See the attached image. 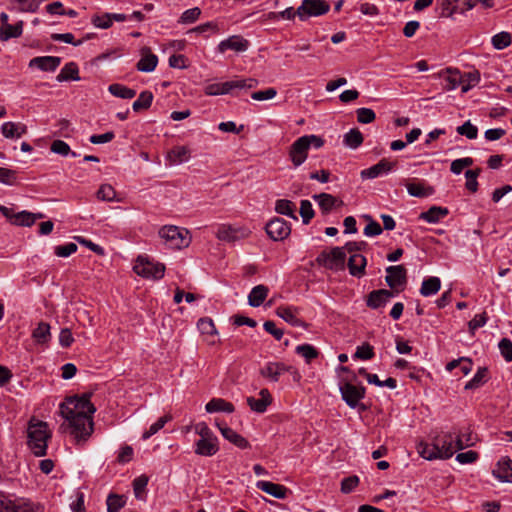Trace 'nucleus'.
Returning <instances> with one entry per match:
<instances>
[{"label": "nucleus", "instance_id": "1", "mask_svg": "<svg viewBox=\"0 0 512 512\" xmlns=\"http://www.w3.org/2000/svg\"><path fill=\"white\" fill-rule=\"evenodd\" d=\"M91 394L67 398L60 404V414L65 419L60 428L69 430L77 444L85 443L94 431L93 414L95 406L90 401Z\"/></svg>", "mask_w": 512, "mask_h": 512}, {"label": "nucleus", "instance_id": "2", "mask_svg": "<svg viewBox=\"0 0 512 512\" xmlns=\"http://www.w3.org/2000/svg\"><path fill=\"white\" fill-rule=\"evenodd\" d=\"M28 446L37 457L45 456L47 453V441L51 438L48 424L41 420L32 418L27 429Z\"/></svg>", "mask_w": 512, "mask_h": 512}, {"label": "nucleus", "instance_id": "3", "mask_svg": "<svg viewBox=\"0 0 512 512\" xmlns=\"http://www.w3.org/2000/svg\"><path fill=\"white\" fill-rule=\"evenodd\" d=\"M159 236L170 249H182L189 246L191 237L189 231L174 225L163 226Z\"/></svg>", "mask_w": 512, "mask_h": 512}, {"label": "nucleus", "instance_id": "4", "mask_svg": "<svg viewBox=\"0 0 512 512\" xmlns=\"http://www.w3.org/2000/svg\"><path fill=\"white\" fill-rule=\"evenodd\" d=\"M133 270L143 278L159 280L164 276L165 265L160 262H154L146 256H138Z\"/></svg>", "mask_w": 512, "mask_h": 512}, {"label": "nucleus", "instance_id": "5", "mask_svg": "<svg viewBox=\"0 0 512 512\" xmlns=\"http://www.w3.org/2000/svg\"><path fill=\"white\" fill-rule=\"evenodd\" d=\"M346 252L344 248L334 247L331 251H322L316 258V262L327 269H344Z\"/></svg>", "mask_w": 512, "mask_h": 512}, {"label": "nucleus", "instance_id": "6", "mask_svg": "<svg viewBox=\"0 0 512 512\" xmlns=\"http://www.w3.org/2000/svg\"><path fill=\"white\" fill-rule=\"evenodd\" d=\"M330 4L325 0H303L297 8V16L305 21L310 17H318L328 13Z\"/></svg>", "mask_w": 512, "mask_h": 512}, {"label": "nucleus", "instance_id": "7", "mask_svg": "<svg viewBox=\"0 0 512 512\" xmlns=\"http://www.w3.org/2000/svg\"><path fill=\"white\" fill-rule=\"evenodd\" d=\"M340 392L342 399L351 408H356L365 397V388L363 386H356L350 382H346L340 385Z\"/></svg>", "mask_w": 512, "mask_h": 512}, {"label": "nucleus", "instance_id": "8", "mask_svg": "<svg viewBox=\"0 0 512 512\" xmlns=\"http://www.w3.org/2000/svg\"><path fill=\"white\" fill-rule=\"evenodd\" d=\"M265 230L267 235L274 241H282L291 233L290 225L282 218L276 217L270 220Z\"/></svg>", "mask_w": 512, "mask_h": 512}, {"label": "nucleus", "instance_id": "9", "mask_svg": "<svg viewBox=\"0 0 512 512\" xmlns=\"http://www.w3.org/2000/svg\"><path fill=\"white\" fill-rule=\"evenodd\" d=\"M0 512H36V507L24 499L11 500L8 496L0 494Z\"/></svg>", "mask_w": 512, "mask_h": 512}, {"label": "nucleus", "instance_id": "10", "mask_svg": "<svg viewBox=\"0 0 512 512\" xmlns=\"http://www.w3.org/2000/svg\"><path fill=\"white\" fill-rule=\"evenodd\" d=\"M433 441L436 447V451H438L439 459H449L454 455V433H442L437 435Z\"/></svg>", "mask_w": 512, "mask_h": 512}, {"label": "nucleus", "instance_id": "11", "mask_svg": "<svg viewBox=\"0 0 512 512\" xmlns=\"http://www.w3.org/2000/svg\"><path fill=\"white\" fill-rule=\"evenodd\" d=\"M385 277L388 286L395 290L396 293L402 291L406 284V269L403 265L389 266L386 269Z\"/></svg>", "mask_w": 512, "mask_h": 512}, {"label": "nucleus", "instance_id": "12", "mask_svg": "<svg viewBox=\"0 0 512 512\" xmlns=\"http://www.w3.org/2000/svg\"><path fill=\"white\" fill-rule=\"evenodd\" d=\"M249 47V41L239 35H233L229 38L221 41L217 50L219 53H225L227 50H233L235 52H243Z\"/></svg>", "mask_w": 512, "mask_h": 512}, {"label": "nucleus", "instance_id": "13", "mask_svg": "<svg viewBox=\"0 0 512 512\" xmlns=\"http://www.w3.org/2000/svg\"><path fill=\"white\" fill-rule=\"evenodd\" d=\"M218 449L216 436L200 437L195 443V453L201 456H213Z\"/></svg>", "mask_w": 512, "mask_h": 512}, {"label": "nucleus", "instance_id": "14", "mask_svg": "<svg viewBox=\"0 0 512 512\" xmlns=\"http://www.w3.org/2000/svg\"><path fill=\"white\" fill-rule=\"evenodd\" d=\"M308 147L303 136L298 138L290 147L289 156L294 166H300L308 156Z\"/></svg>", "mask_w": 512, "mask_h": 512}, {"label": "nucleus", "instance_id": "15", "mask_svg": "<svg viewBox=\"0 0 512 512\" xmlns=\"http://www.w3.org/2000/svg\"><path fill=\"white\" fill-rule=\"evenodd\" d=\"M291 370V365L283 362H269L261 369V375L271 381L277 382L286 371Z\"/></svg>", "mask_w": 512, "mask_h": 512}, {"label": "nucleus", "instance_id": "16", "mask_svg": "<svg viewBox=\"0 0 512 512\" xmlns=\"http://www.w3.org/2000/svg\"><path fill=\"white\" fill-rule=\"evenodd\" d=\"M392 297H394V292L391 290H374L369 293L366 304L372 309H378L384 306Z\"/></svg>", "mask_w": 512, "mask_h": 512}, {"label": "nucleus", "instance_id": "17", "mask_svg": "<svg viewBox=\"0 0 512 512\" xmlns=\"http://www.w3.org/2000/svg\"><path fill=\"white\" fill-rule=\"evenodd\" d=\"M299 308L293 306H280L276 310V314L294 327H305L306 324L297 315Z\"/></svg>", "mask_w": 512, "mask_h": 512}, {"label": "nucleus", "instance_id": "18", "mask_svg": "<svg viewBox=\"0 0 512 512\" xmlns=\"http://www.w3.org/2000/svg\"><path fill=\"white\" fill-rule=\"evenodd\" d=\"M158 64L157 55L153 54L148 47L141 50V58L136 64V68L140 72H152Z\"/></svg>", "mask_w": 512, "mask_h": 512}, {"label": "nucleus", "instance_id": "19", "mask_svg": "<svg viewBox=\"0 0 512 512\" xmlns=\"http://www.w3.org/2000/svg\"><path fill=\"white\" fill-rule=\"evenodd\" d=\"M394 166V163L383 158L372 167L362 170L361 177L366 179H374L382 174L390 172Z\"/></svg>", "mask_w": 512, "mask_h": 512}, {"label": "nucleus", "instance_id": "20", "mask_svg": "<svg viewBox=\"0 0 512 512\" xmlns=\"http://www.w3.org/2000/svg\"><path fill=\"white\" fill-rule=\"evenodd\" d=\"M61 63V58L57 56H41L30 60V67H37L42 71H55Z\"/></svg>", "mask_w": 512, "mask_h": 512}, {"label": "nucleus", "instance_id": "21", "mask_svg": "<svg viewBox=\"0 0 512 512\" xmlns=\"http://www.w3.org/2000/svg\"><path fill=\"white\" fill-rule=\"evenodd\" d=\"M1 132L5 138L18 139L27 133V126L21 122L8 121L2 124Z\"/></svg>", "mask_w": 512, "mask_h": 512}, {"label": "nucleus", "instance_id": "22", "mask_svg": "<svg viewBox=\"0 0 512 512\" xmlns=\"http://www.w3.org/2000/svg\"><path fill=\"white\" fill-rule=\"evenodd\" d=\"M247 235L246 230L234 228L230 225L219 226L216 236L221 241L232 242Z\"/></svg>", "mask_w": 512, "mask_h": 512}, {"label": "nucleus", "instance_id": "23", "mask_svg": "<svg viewBox=\"0 0 512 512\" xmlns=\"http://www.w3.org/2000/svg\"><path fill=\"white\" fill-rule=\"evenodd\" d=\"M258 489H261L265 493L273 496L277 499H284L289 492L288 488L284 485L273 483L270 481H258Z\"/></svg>", "mask_w": 512, "mask_h": 512}, {"label": "nucleus", "instance_id": "24", "mask_svg": "<svg viewBox=\"0 0 512 512\" xmlns=\"http://www.w3.org/2000/svg\"><path fill=\"white\" fill-rule=\"evenodd\" d=\"M493 475L502 482H512V460L508 457L502 458L493 470Z\"/></svg>", "mask_w": 512, "mask_h": 512}, {"label": "nucleus", "instance_id": "25", "mask_svg": "<svg viewBox=\"0 0 512 512\" xmlns=\"http://www.w3.org/2000/svg\"><path fill=\"white\" fill-rule=\"evenodd\" d=\"M241 81H229L224 83L209 84L205 88L207 95L216 96L229 93L233 88L242 87Z\"/></svg>", "mask_w": 512, "mask_h": 512}, {"label": "nucleus", "instance_id": "26", "mask_svg": "<svg viewBox=\"0 0 512 512\" xmlns=\"http://www.w3.org/2000/svg\"><path fill=\"white\" fill-rule=\"evenodd\" d=\"M366 258L361 254H352L348 260L349 273L357 278L365 275Z\"/></svg>", "mask_w": 512, "mask_h": 512}, {"label": "nucleus", "instance_id": "27", "mask_svg": "<svg viewBox=\"0 0 512 512\" xmlns=\"http://www.w3.org/2000/svg\"><path fill=\"white\" fill-rule=\"evenodd\" d=\"M205 410L208 413H233L235 411V407L231 402L226 401L222 398H212L206 405Z\"/></svg>", "mask_w": 512, "mask_h": 512}, {"label": "nucleus", "instance_id": "28", "mask_svg": "<svg viewBox=\"0 0 512 512\" xmlns=\"http://www.w3.org/2000/svg\"><path fill=\"white\" fill-rule=\"evenodd\" d=\"M313 199L317 201L323 214H328L337 203L339 206L343 204L342 201H338L333 195L327 193L316 194Z\"/></svg>", "mask_w": 512, "mask_h": 512}, {"label": "nucleus", "instance_id": "29", "mask_svg": "<svg viewBox=\"0 0 512 512\" xmlns=\"http://www.w3.org/2000/svg\"><path fill=\"white\" fill-rule=\"evenodd\" d=\"M448 213L449 211L445 207L432 206L429 210L422 212L419 218L428 223H437L442 218L446 217Z\"/></svg>", "mask_w": 512, "mask_h": 512}, {"label": "nucleus", "instance_id": "30", "mask_svg": "<svg viewBox=\"0 0 512 512\" xmlns=\"http://www.w3.org/2000/svg\"><path fill=\"white\" fill-rule=\"evenodd\" d=\"M56 79L58 82L80 80L77 64L75 62L66 63L61 69L60 73L57 75Z\"/></svg>", "mask_w": 512, "mask_h": 512}, {"label": "nucleus", "instance_id": "31", "mask_svg": "<svg viewBox=\"0 0 512 512\" xmlns=\"http://www.w3.org/2000/svg\"><path fill=\"white\" fill-rule=\"evenodd\" d=\"M23 31V21H19L16 24L1 25L0 27V39L1 41H8L11 38H17L21 36Z\"/></svg>", "mask_w": 512, "mask_h": 512}, {"label": "nucleus", "instance_id": "32", "mask_svg": "<svg viewBox=\"0 0 512 512\" xmlns=\"http://www.w3.org/2000/svg\"><path fill=\"white\" fill-rule=\"evenodd\" d=\"M217 426L219 427V430L225 439H227L228 441H230L239 448H245L247 446L246 439L239 435L232 428L227 426H221L219 423H217Z\"/></svg>", "mask_w": 512, "mask_h": 512}, {"label": "nucleus", "instance_id": "33", "mask_svg": "<svg viewBox=\"0 0 512 512\" xmlns=\"http://www.w3.org/2000/svg\"><path fill=\"white\" fill-rule=\"evenodd\" d=\"M190 158V150L185 146H176L167 154L170 164H179L188 161Z\"/></svg>", "mask_w": 512, "mask_h": 512}, {"label": "nucleus", "instance_id": "34", "mask_svg": "<svg viewBox=\"0 0 512 512\" xmlns=\"http://www.w3.org/2000/svg\"><path fill=\"white\" fill-rule=\"evenodd\" d=\"M408 193L414 197H428L434 193V189L421 182H409L406 184Z\"/></svg>", "mask_w": 512, "mask_h": 512}, {"label": "nucleus", "instance_id": "35", "mask_svg": "<svg viewBox=\"0 0 512 512\" xmlns=\"http://www.w3.org/2000/svg\"><path fill=\"white\" fill-rule=\"evenodd\" d=\"M441 287V281L438 277H429L424 279L422 282L420 293L421 295L428 297L436 294Z\"/></svg>", "mask_w": 512, "mask_h": 512}, {"label": "nucleus", "instance_id": "36", "mask_svg": "<svg viewBox=\"0 0 512 512\" xmlns=\"http://www.w3.org/2000/svg\"><path fill=\"white\" fill-rule=\"evenodd\" d=\"M33 339L39 344H45L50 340V325L46 322H40L33 330Z\"/></svg>", "mask_w": 512, "mask_h": 512}, {"label": "nucleus", "instance_id": "37", "mask_svg": "<svg viewBox=\"0 0 512 512\" xmlns=\"http://www.w3.org/2000/svg\"><path fill=\"white\" fill-rule=\"evenodd\" d=\"M108 91L115 97L122 99H132L136 95V91L125 85L114 83L109 85Z\"/></svg>", "mask_w": 512, "mask_h": 512}, {"label": "nucleus", "instance_id": "38", "mask_svg": "<svg viewBox=\"0 0 512 512\" xmlns=\"http://www.w3.org/2000/svg\"><path fill=\"white\" fill-rule=\"evenodd\" d=\"M295 209V204L290 200L280 199L276 201L275 210L277 213L289 216L292 219L297 220Z\"/></svg>", "mask_w": 512, "mask_h": 512}, {"label": "nucleus", "instance_id": "39", "mask_svg": "<svg viewBox=\"0 0 512 512\" xmlns=\"http://www.w3.org/2000/svg\"><path fill=\"white\" fill-rule=\"evenodd\" d=\"M417 451L419 455L426 460L431 461L434 459H439L438 451H436L434 441L431 444L420 442L417 446Z\"/></svg>", "mask_w": 512, "mask_h": 512}, {"label": "nucleus", "instance_id": "40", "mask_svg": "<svg viewBox=\"0 0 512 512\" xmlns=\"http://www.w3.org/2000/svg\"><path fill=\"white\" fill-rule=\"evenodd\" d=\"M51 152L58 154L60 156L66 157L70 155L71 157H78L79 154L71 151L70 146L63 140H54L50 146Z\"/></svg>", "mask_w": 512, "mask_h": 512}, {"label": "nucleus", "instance_id": "41", "mask_svg": "<svg viewBox=\"0 0 512 512\" xmlns=\"http://www.w3.org/2000/svg\"><path fill=\"white\" fill-rule=\"evenodd\" d=\"M172 420V416L170 414H166L162 417H160L155 423H153L148 430H146L142 434V439L147 440L151 436L155 435L157 432H159L167 422Z\"/></svg>", "mask_w": 512, "mask_h": 512}, {"label": "nucleus", "instance_id": "42", "mask_svg": "<svg viewBox=\"0 0 512 512\" xmlns=\"http://www.w3.org/2000/svg\"><path fill=\"white\" fill-rule=\"evenodd\" d=\"M153 101V94L150 91H143L139 94V97L134 101L132 108L135 112H139L144 109H148Z\"/></svg>", "mask_w": 512, "mask_h": 512}, {"label": "nucleus", "instance_id": "43", "mask_svg": "<svg viewBox=\"0 0 512 512\" xmlns=\"http://www.w3.org/2000/svg\"><path fill=\"white\" fill-rule=\"evenodd\" d=\"M487 373L488 370L485 367H481L478 369L474 377L468 381L465 385L466 390L476 389L482 386L487 381Z\"/></svg>", "mask_w": 512, "mask_h": 512}, {"label": "nucleus", "instance_id": "44", "mask_svg": "<svg viewBox=\"0 0 512 512\" xmlns=\"http://www.w3.org/2000/svg\"><path fill=\"white\" fill-rule=\"evenodd\" d=\"M363 143V135L358 129H351L344 135V144L350 148H357Z\"/></svg>", "mask_w": 512, "mask_h": 512}, {"label": "nucleus", "instance_id": "45", "mask_svg": "<svg viewBox=\"0 0 512 512\" xmlns=\"http://www.w3.org/2000/svg\"><path fill=\"white\" fill-rule=\"evenodd\" d=\"M296 353L302 356L307 363H310L313 359L319 355L318 350L310 344H302L296 347Z\"/></svg>", "mask_w": 512, "mask_h": 512}, {"label": "nucleus", "instance_id": "46", "mask_svg": "<svg viewBox=\"0 0 512 512\" xmlns=\"http://www.w3.org/2000/svg\"><path fill=\"white\" fill-rule=\"evenodd\" d=\"M511 40V34L503 31L494 35L491 39V42L495 49L502 50L510 46Z\"/></svg>", "mask_w": 512, "mask_h": 512}, {"label": "nucleus", "instance_id": "47", "mask_svg": "<svg viewBox=\"0 0 512 512\" xmlns=\"http://www.w3.org/2000/svg\"><path fill=\"white\" fill-rule=\"evenodd\" d=\"M36 221V215L28 211H21L14 215L12 223L19 226H31Z\"/></svg>", "mask_w": 512, "mask_h": 512}, {"label": "nucleus", "instance_id": "48", "mask_svg": "<svg viewBox=\"0 0 512 512\" xmlns=\"http://www.w3.org/2000/svg\"><path fill=\"white\" fill-rule=\"evenodd\" d=\"M106 504L108 512H119L120 509L124 506L125 500L123 499V496L110 494L107 497Z\"/></svg>", "mask_w": 512, "mask_h": 512}, {"label": "nucleus", "instance_id": "49", "mask_svg": "<svg viewBox=\"0 0 512 512\" xmlns=\"http://www.w3.org/2000/svg\"><path fill=\"white\" fill-rule=\"evenodd\" d=\"M201 15V10L198 7L188 9L182 13L178 22L181 24H192L196 22Z\"/></svg>", "mask_w": 512, "mask_h": 512}, {"label": "nucleus", "instance_id": "50", "mask_svg": "<svg viewBox=\"0 0 512 512\" xmlns=\"http://www.w3.org/2000/svg\"><path fill=\"white\" fill-rule=\"evenodd\" d=\"M456 131L459 135L466 136L468 139H476L478 135V128L469 120L458 126Z\"/></svg>", "mask_w": 512, "mask_h": 512}, {"label": "nucleus", "instance_id": "51", "mask_svg": "<svg viewBox=\"0 0 512 512\" xmlns=\"http://www.w3.org/2000/svg\"><path fill=\"white\" fill-rule=\"evenodd\" d=\"M480 172V168H476L474 170H467L465 172V177L467 179L466 188L472 193L476 192L478 189L477 177L479 176Z\"/></svg>", "mask_w": 512, "mask_h": 512}, {"label": "nucleus", "instance_id": "52", "mask_svg": "<svg viewBox=\"0 0 512 512\" xmlns=\"http://www.w3.org/2000/svg\"><path fill=\"white\" fill-rule=\"evenodd\" d=\"M447 73L448 76L446 80L448 82V90H453L457 88L461 83H463V76L458 70H452L451 68H448Z\"/></svg>", "mask_w": 512, "mask_h": 512}, {"label": "nucleus", "instance_id": "53", "mask_svg": "<svg viewBox=\"0 0 512 512\" xmlns=\"http://www.w3.org/2000/svg\"><path fill=\"white\" fill-rule=\"evenodd\" d=\"M92 24L100 29H108L112 26V18L110 13H104L102 15H94L91 19Z\"/></svg>", "mask_w": 512, "mask_h": 512}, {"label": "nucleus", "instance_id": "54", "mask_svg": "<svg viewBox=\"0 0 512 512\" xmlns=\"http://www.w3.org/2000/svg\"><path fill=\"white\" fill-rule=\"evenodd\" d=\"M356 114L358 122L362 124L372 123L376 118L375 112L370 108H359Z\"/></svg>", "mask_w": 512, "mask_h": 512}, {"label": "nucleus", "instance_id": "55", "mask_svg": "<svg viewBox=\"0 0 512 512\" xmlns=\"http://www.w3.org/2000/svg\"><path fill=\"white\" fill-rule=\"evenodd\" d=\"M300 215L304 224H308L314 217L312 204L308 200H302L300 203Z\"/></svg>", "mask_w": 512, "mask_h": 512}, {"label": "nucleus", "instance_id": "56", "mask_svg": "<svg viewBox=\"0 0 512 512\" xmlns=\"http://www.w3.org/2000/svg\"><path fill=\"white\" fill-rule=\"evenodd\" d=\"M258 398V413H263L266 411L267 407L272 403V395L269 390L264 388L259 392Z\"/></svg>", "mask_w": 512, "mask_h": 512}, {"label": "nucleus", "instance_id": "57", "mask_svg": "<svg viewBox=\"0 0 512 512\" xmlns=\"http://www.w3.org/2000/svg\"><path fill=\"white\" fill-rule=\"evenodd\" d=\"M97 197L103 201H113L116 197V191L111 185L103 184L97 191Z\"/></svg>", "mask_w": 512, "mask_h": 512}, {"label": "nucleus", "instance_id": "58", "mask_svg": "<svg viewBox=\"0 0 512 512\" xmlns=\"http://www.w3.org/2000/svg\"><path fill=\"white\" fill-rule=\"evenodd\" d=\"M17 180V172L12 169L0 167V182L5 185H14Z\"/></svg>", "mask_w": 512, "mask_h": 512}, {"label": "nucleus", "instance_id": "59", "mask_svg": "<svg viewBox=\"0 0 512 512\" xmlns=\"http://www.w3.org/2000/svg\"><path fill=\"white\" fill-rule=\"evenodd\" d=\"M458 0H441L440 4V17H451L456 11V2Z\"/></svg>", "mask_w": 512, "mask_h": 512}, {"label": "nucleus", "instance_id": "60", "mask_svg": "<svg viewBox=\"0 0 512 512\" xmlns=\"http://www.w3.org/2000/svg\"><path fill=\"white\" fill-rule=\"evenodd\" d=\"M359 484V478L356 475L346 477L341 482V492L348 494L352 492Z\"/></svg>", "mask_w": 512, "mask_h": 512}, {"label": "nucleus", "instance_id": "61", "mask_svg": "<svg viewBox=\"0 0 512 512\" xmlns=\"http://www.w3.org/2000/svg\"><path fill=\"white\" fill-rule=\"evenodd\" d=\"M78 247L75 243H67L65 245H59L55 247L54 253L58 257H68L77 251Z\"/></svg>", "mask_w": 512, "mask_h": 512}, {"label": "nucleus", "instance_id": "62", "mask_svg": "<svg viewBox=\"0 0 512 512\" xmlns=\"http://www.w3.org/2000/svg\"><path fill=\"white\" fill-rule=\"evenodd\" d=\"M374 357L373 347L369 344H363L362 346L357 347V350L354 354V358L369 360Z\"/></svg>", "mask_w": 512, "mask_h": 512}, {"label": "nucleus", "instance_id": "63", "mask_svg": "<svg viewBox=\"0 0 512 512\" xmlns=\"http://www.w3.org/2000/svg\"><path fill=\"white\" fill-rule=\"evenodd\" d=\"M500 352L507 362L512 361V342L508 338H503L498 345Z\"/></svg>", "mask_w": 512, "mask_h": 512}, {"label": "nucleus", "instance_id": "64", "mask_svg": "<svg viewBox=\"0 0 512 512\" xmlns=\"http://www.w3.org/2000/svg\"><path fill=\"white\" fill-rule=\"evenodd\" d=\"M366 218L369 220V223L364 228V234L368 237L380 235L383 231L380 224L372 220L370 216H366Z\"/></svg>", "mask_w": 512, "mask_h": 512}]
</instances>
